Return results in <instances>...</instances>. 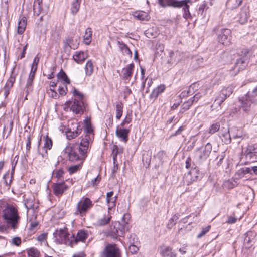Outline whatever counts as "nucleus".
Here are the masks:
<instances>
[{"instance_id": "nucleus-60", "label": "nucleus", "mask_w": 257, "mask_h": 257, "mask_svg": "<svg viewBox=\"0 0 257 257\" xmlns=\"http://www.w3.org/2000/svg\"><path fill=\"white\" fill-rule=\"evenodd\" d=\"M177 219V217H176L175 216H173L172 218H171L169 220V222H168V224L167 225L168 227L171 228L174 225H175L176 224V222Z\"/></svg>"}, {"instance_id": "nucleus-24", "label": "nucleus", "mask_w": 257, "mask_h": 257, "mask_svg": "<svg viewBox=\"0 0 257 257\" xmlns=\"http://www.w3.org/2000/svg\"><path fill=\"white\" fill-rule=\"evenodd\" d=\"M117 197L113 196V192L110 191L106 194V202L108 204V209L110 210L111 208L115 206V203Z\"/></svg>"}, {"instance_id": "nucleus-32", "label": "nucleus", "mask_w": 257, "mask_h": 257, "mask_svg": "<svg viewBox=\"0 0 257 257\" xmlns=\"http://www.w3.org/2000/svg\"><path fill=\"white\" fill-rule=\"evenodd\" d=\"M242 0H228L226 6L228 9H234L238 8L242 3Z\"/></svg>"}, {"instance_id": "nucleus-42", "label": "nucleus", "mask_w": 257, "mask_h": 257, "mask_svg": "<svg viewBox=\"0 0 257 257\" xmlns=\"http://www.w3.org/2000/svg\"><path fill=\"white\" fill-rule=\"evenodd\" d=\"M234 86L233 85H230L226 88H223L221 91L227 97H228L233 92Z\"/></svg>"}, {"instance_id": "nucleus-35", "label": "nucleus", "mask_w": 257, "mask_h": 257, "mask_svg": "<svg viewBox=\"0 0 257 257\" xmlns=\"http://www.w3.org/2000/svg\"><path fill=\"white\" fill-rule=\"evenodd\" d=\"M94 66L92 61L88 60L85 67V74L86 76H90L93 72Z\"/></svg>"}, {"instance_id": "nucleus-11", "label": "nucleus", "mask_w": 257, "mask_h": 257, "mask_svg": "<svg viewBox=\"0 0 257 257\" xmlns=\"http://www.w3.org/2000/svg\"><path fill=\"white\" fill-rule=\"evenodd\" d=\"M76 114H82L85 109L84 103L82 100L74 99L70 108Z\"/></svg>"}, {"instance_id": "nucleus-21", "label": "nucleus", "mask_w": 257, "mask_h": 257, "mask_svg": "<svg viewBox=\"0 0 257 257\" xmlns=\"http://www.w3.org/2000/svg\"><path fill=\"white\" fill-rule=\"evenodd\" d=\"M89 56L87 52L77 51L73 56V60L78 63H82Z\"/></svg>"}, {"instance_id": "nucleus-29", "label": "nucleus", "mask_w": 257, "mask_h": 257, "mask_svg": "<svg viewBox=\"0 0 257 257\" xmlns=\"http://www.w3.org/2000/svg\"><path fill=\"white\" fill-rule=\"evenodd\" d=\"M118 153V149L116 148V149H113L112 153V156L113 160L114 166L112 170V177H115V173L118 170V164L116 163V159H117V155Z\"/></svg>"}, {"instance_id": "nucleus-37", "label": "nucleus", "mask_w": 257, "mask_h": 257, "mask_svg": "<svg viewBox=\"0 0 257 257\" xmlns=\"http://www.w3.org/2000/svg\"><path fill=\"white\" fill-rule=\"evenodd\" d=\"M227 97L221 91L217 95L215 98L214 104L218 105L220 106L221 104L226 99Z\"/></svg>"}, {"instance_id": "nucleus-55", "label": "nucleus", "mask_w": 257, "mask_h": 257, "mask_svg": "<svg viewBox=\"0 0 257 257\" xmlns=\"http://www.w3.org/2000/svg\"><path fill=\"white\" fill-rule=\"evenodd\" d=\"M11 242L13 244L19 246L22 243L21 238L19 237H15L12 239Z\"/></svg>"}, {"instance_id": "nucleus-15", "label": "nucleus", "mask_w": 257, "mask_h": 257, "mask_svg": "<svg viewBox=\"0 0 257 257\" xmlns=\"http://www.w3.org/2000/svg\"><path fill=\"white\" fill-rule=\"evenodd\" d=\"M199 170L196 167L192 169L185 177V179L188 185L199 179Z\"/></svg>"}, {"instance_id": "nucleus-27", "label": "nucleus", "mask_w": 257, "mask_h": 257, "mask_svg": "<svg viewBox=\"0 0 257 257\" xmlns=\"http://www.w3.org/2000/svg\"><path fill=\"white\" fill-rule=\"evenodd\" d=\"M43 6V0H34L33 4L34 15L38 16L41 13Z\"/></svg>"}, {"instance_id": "nucleus-47", "label": "nucleus", "mask_w": 257, "mask_h": 257, "mask_svg": "<svg viewBox=\"0 0 257 257\" xmlns=\"http://www.w3.org/2000/svg\"><path fill=\"white\" fill-rule=\"evenodd\" d=\"M82 164H80V162H78L77 164L69 167L68 168V171L70 174H74L79 170L82 167Z\"/></svg>"}, {"instance_id": "nucleus-45", "label": "nucleus", "mask_w": 257, "mask_h": 257, "mask_svg": "<svg viewBox=\"0 0 257 257\" xmlns=\"http://www.w3.org/2000/svg\"><path fill=\"white\" fill-rule=\"evenodd\" d=\"M245 174L241 170V169L238 170L234 174L233 179L234 182L237 184V181L244 176Z\"/></svg>"}, {"instance_id": "nucleus-33", "label": "nucleus", "mask_w": 257, "mask_h": 257, "mask_svg": "<svg viewBox=\"0 0 257 257\" xmlns=\"http://www.w3.org/2000/svg\"><path fill=\"white\" fill-rule=\"evenodd\" d=\"M92 35V29L90 28H87L84 36V42L86 45H89L91 41Z\"/></svg>"}, {"instance_id": "nucleus-13", "label": "nucleus", "mask_w": 257, "mask_h": 257, "mask_svg": "<svg viewBox=\"0 0 257 257\" xmlns=\"http://www.w3.org/2000/svg\"><path fill=\"white\" fill-rule=\"evenodd\" d=\"M88 237V231L85 230L79 231L76 237L72 235L71 236V240H72V246L73 247L76 244L78 241L84 242Z\"/></svg>"}, {"instance_id": "nucleus-63", "label": "nucleus", "mask_w": 257, "mask_h": 257, "mask_svg": "<svg viewBox=\"0 0 257 257\" xmlns=\"http://www.w3.org/2000/svg\"><path fill=\"white\" fill-rule=\"evenodd\" d=\"M48 93L52 98L56 99L58 97L57 93L51 88L48 90Z\"/></svg>"}, {"instance_id": "nucleus-43", "label": "nucleus", "mask_w": 257, "mask_h": 257, "mask_svg": "<svg viewBox=\"0 0 257 257\" xmlns=\"http://www.w3.org/2000/svg\"><path fill=\"white\" fill-rule=\"evenodd\" d=\"M29 257H39L40 255V251L36 248L32 247L27 250Z\"/></svg>"}, {"instance_id": "nucleus-31", "label": "nucleus", "mask_w": 257, "mask_h": 257, "mask_svg": "<svg viewBox=\"0 0 257 257\" xmlns=\"http://www.w3.org/2000/svg\"><path fill=\"white\" fill-rule=\"evenodd\" d=\"M231 134H230V131L228 128L226 129L225 132L222 133L221 135V138L222 141L226 144H228L231 143Z\"/></svg>"}, {"instance_id": "nucleus-30", "label": "nucleus", "mask_w": 257, "mask_h": 257, "mask_svg": "<svg viewBox=\"0 0 257 257\" xmlns=\"http://www.w3.org/2000/svg\"><path fill=\"white\" fill-rule=\"evenodd\" d=\"M12 178L13 173H10L9 171L6 172V174L3 176V183L5 185V186L8 188H9L10 186L12 181Z\"/></svg>"}, {"instance_id": "nucleus-53", "label": "nucleus", "mask_w": 257, "mask_h": 257, "mask_svg": "<svg viewBox=\"0 0 257 257\" xmlns=\"http://www.w3.org/2000/svg\"><path fill=\"white\" fill-rule=\"evenodd\" d=\"M31 135L29 134L27 137L26 144V153L27 154L30 152V150L31 149Z\"/></svg>"}, {"instance_id": "nucleus-36", "label": "nucleus", "mask_w": 257, "mask_h": 257, "mask_svg": "<svg viewBox=\"0 0 257 257\" xmlns=\"http://www.w3.org/2000/svg\"><path fill=\"white\" fill-rule=\"evenodd\" d=\"M13 127V121L11 120L8 123L5 125L3 128V137H4V134L7 132L6 138H7L11 134Z\"/></svg>"}, {"instance_id": "nucleus-4", "label": "nucleus", "mask_w": 257, "mask_h": 257, "mask_svg": "<svg viewBox=\"0 0 257 257\" xmlns=\"http://www.w3.org/2000/svg\"><path fill=\"white\" fill-rule=\"evenodd\" d=\"M70 234L67 233V229L66 228H61L56 230L53 233V236L55 241L60 244L72 246V240Z\"/></svg>"}, {"instance_id": "nucleus-50", "label": "nucleus", "mask_w": 257, "mask_h": 257, "mask_svg": "<svg viewBox=\"0 0 257 257\" xmlns=\"http://www.w3.org/2000/svg\"><path fill=\"white\" fill-rule=\"evenodd\" d=\"M220 128V124L218 123L213 124L209 128V133L213 134L217 132Z\"/></svg>"}, {"instance_id": "nucleus-48", "label": "nucleus", "mask_w": 257, "mask_h": 257, "mask_svg": "<svg viewBox=\"0 0 257 257\" xmlns=\"http://www.w3.org/2000/svg\"><path fill=\"white\" fill-rule=\"evenodd\" d=\"M176 1L174 0H158V3L160 5L165 7L166 6H172L173 2Z\"/></svg>"}, {"instance_id": "nucleus-49", "label": "nucleus", "mask_w": 257, "mask_h": 257, "mask_svg": "<svg viewBox=\"0 0 257 257\" xmlns=\"http://www.w3.org/2000/svg\"><path fill=\"white\" fill-rule=\"evenodd\" d=\"M52 146V140L48 137V136H46L45 138V143L44 148L46 149H50Z\"/></svg>"}, {"instance_id": "nucleus-44", "label": "nucleus", "mask_w": 257, "mask_h": 257, "mask_svg": "<svg viewBox=\"0 0 257 257\" xmlns=\"http://www.w3.org/2000/svg\"><path fill=\"white\" fill-rule=\"evenodd\" d=\"M64 174V172L62 169H56V170L54 171L53 172L54 176L57 178L58 180H60L61 181H63Z\"/></svg>"}, {"instance_id": "nucleus-61", "label": "nucleus", "mask_w": 257, "mask_h": 257, "mask_svg": "<svg viewBox=\"0 0 257 257\" xmlns=\"http://www.w3.org/2000/svg\"><path fill=\"white\" fill-rule=\"evenodd\" d=\"M15 79L14 77H11L7 81L5 87L8 88H11L13 86V83L15 82Z\"/></svg>"}, {"instance_id": "nucleus-16", "label": "nucleus", "mask_w": 257, "mask_h": 257, "mask_svg": "<svg viewBox=\"0 0 257 257\" xmlns=\"http://www.w3.org/2000/svg\"><path fill=\"white\" fill-rule=\"evenodd\" d=\"M190 0H183L181 1H176L173 3L172 7L180 8L184 6L183 9L185 12L184 17L186 19L188 18V16L190 15L189 12V6L187 4V2H190Z\"/></svg>"}, {"instance_id": "nucleus-41", "label": "nucleus", "mask_w": 257, "mask_h": 257, "mask_svg": "<svg viewBox=\"0 0 257 257\" xmlns=\"http://www.w3.org/2000/svg\"><path fill=\"white\" fill-rule=\"evenodd\" d=\"M57 78L59 80H63L65 83L69 84L70 83L69 78L62 69L58 73Z\"/></svg>"}, {"instance_id": "nucleus-5", "label": "nucleus", "mask_w": 257, "mask_h": 257, "mask_svg": "<svg viewBox=\"0 0 257 257\" xmlns=\"http://www.w3.org/2000/svg\"><path fill=\"white\" fill-rule=\"evenodd\" d=\"M212 149V145L207 143L204 147L196 150L195 157L200 162L205 160L209 157Z\"/></svg>"}, {"instance_id": "nucleus-10", "label": "nucleus", "mask_w": 257, "mask_h": 257, "mask_svg": "<svg viewBox=\"0 0 257 257\" xmlns=\"http://www.w3.org/2000/svg\"><path fill=\"white\" fill-rule=\"evenodd\" d=\"M52 189L54 195L57 197H60L68 189V186L65 184L64 181H62L54 183L52 185Z\"/></svg>"}, {"instance_id": "nucleus-62", "label": "nucleus", "mask_w": 257, "mask_h": 257, "mask_svg": "<svg viewBox=\"0 0 257 257\" xmlns=\"http://www.w3.org/2000/svg\"><path fill=\"white\" fill-rule=\"evenodd\" d=\"M100 180L101 177L99 175H98L96 178L91 180V184L93 186H95L99 183V182L100 181Z\"/></svg>"}, {"instance_id": "nucleus-14", "label": "nucleus", "mask_w": 257, "mask_h": 257, "mask_svg": "<svg viewBox=\"0 0 257 257\" xmlns=\"http://www.w3.org/2000/svg\"><path fill=\"white\" fill-rule=\"evenodd\" d=\"M230 132L232 138L238 139V142H240L241 140L247 139L249 138L248 135L246 132L239 130L237 127L232 128Z\"/></svg>"}, {"instance_id": "nucleus-9", "label": "nucleus", "mask_w": 257, "mask_h": 257, "mask_svg": "<svg viewBox=\"0 0 257 257\" xmlns=\"http://www.w3.org/2000/svg\"><path fill=\"white\" fill-rule=\"evenodd\" d=\"M231 32L230 29H222L218 36L219 43L224 45H229L231 43Z\"/></svg>"}, {"instance_id": "nucleus-64", "label": "nucleus", "mask_w": 257, "mask_h": 257, "mask_svg": "<svg viewBox=\"0 0 257 257\" xmlns=\"http://www.w3.org/2000/svg\"><path fill=\"white\" fill-rule=\"evenodd\" d=\"M67 91V88L66 86L65 87H59L58 91L61 96H64L66 94V91Z\"/></svg>"}, {"instance_id": "nucleus-22", "label": "nucleus", "mask_w": 257, "mask_h": 257, "mask_svg": "<svg viewBox=\"0 0 257 257\" xmlns=\"http://www.w3.org/2000/svg\"><path fill=\"white\" fill-rule=\"evenodd\" d=\"M129 241L131 244L128 247V251L132 255L135 254L139 250V248L134 244L137 242V238L135 234L130 235Z\"/></svg>"}, {"instance_id": "nucleus-56", "label": "nucleus", "mask_w": 257, "mask_h": 257, "mask_svg": "<svg viewBox=\"0 0 257 257\" xmlns=\"http://www.w3.org/2000/svg\"><path fill=\"white\" fill-rule=\"evenodd\" d=\"M132 121V118L131 115L127 114L125 118V119L122 121V122L120 124V126L121 127H123L125 124L130 123Z\"/></svg>"}, {"instance_id": "nucleus-39", "label": "nucleus", "mask_w": 257, "mask_h": 257, "mask_svg": "<svg viewBox=\"0 0 257 257\" xmlns=\"http://www.w3.org/2000/svg\"><path fill=\"white\" fill-rule=\"evenodd\" d=\"M123 104L121 102H118L116 104V118L119 120L121 118L123 113Z\"/></svg>"}, {"instance_id": "nucleus-52", "label": "nucleus", "mask_w": 257, "mask_h": 257, "mask_svg": "<svg viewBox=\"0 0 257 257\" xmlns=\"http://www.w3.org/2000/svg\"><path fill=\"white\" fill-rule=\"evenodd\" d=\"M73 95L74 96L77 97V99L83 100L84 95L82 93L79 92L75 88H74L73 91Z\"/></svg>"}, {"instance_id": "nucleus-12", "label": "nucleus", "mask_w": 257, "mask_h": 257, "mask_svg": "<svg viewBox=\"0 0 257 257\" xmlns=\"http://www.w3.org/2000/svg\"><path fill=\"white\" fill-rule=\"evenodd\" d=\"M248 62V59L246 57L237 59L233 68L231 69V71H234V74H236L246 67Z\"/></svg>"}, {"instance_id": "nucleus-18", "label": "nucleus", "mask_w": 257, "mask_h": 257, "mask_svg": "<svg viewBox=\"0 0 257 257\" xmlns=\"http://www.w3.org/2000/svg\"><path fill=\"white\" fill-rule=\"evenodd\" d=\"M247 158L254 161L257 159V144L250 145L248 146L246 151Z\"/></svg>"}, {"instance_id": "nucleus-40", "label": "nucleus", "mask_w": 257, "mask_h": 257, "mask_svg": "<svg viewBox=\"0 0 257 257\" xmlns=\"http://www.w3.org/2000/svg\"><path fill=\"white\" fill-rule=\"evenodd\" d=\"M81 1L74 0L72 3L71 8V12L73 15H75L80 9Z\"/></svg>"}, {"instance_id": "nucleus-20", "label": "nucleus", "mask_w": 257, "mask_h": 257, "mask_svg": "<svg viewBox=\"0 0 257 257\" xmlns=\"http://www.w3.org/2000/svg\"><path fill=\"white\" fill-rule=\"evenodd\" d=\"M135 67L134 63H131L122 70V77L125 80H129L132 76L133 70Z\"/></svg>"}, {"instance_id": "nucleus-7", "label": "nucleus", "mask_w": 257, "mask_h": 257, "mask_svg": "<svg viewBox=\"0 0 257 257\" xmlns=\"http://www.w3.org/2000/svg\"><path fill=\"white\" fill-rule=\"evenodd\" d=\"M256 99L254 101L252 100L249 97V94H246L242 98L239 99V101L240 103V107L242 110L246 112L250 111L252 108V105L257 103Z\"/></svg>"}, {"instance_id": "nucleus-57", "label": "nucleus", "mask_w": 257, "mask_h": 257, "mask_svg": "<svg viewBox=\"0 0 257 257\" xmlns=\"http://www.w3.org/2000/svg\"><path fill=\"white\" fill-rule=\"evenodd\" d=\"M47 237V233H43L39 235L37 237V240L41 243L46 241Z\"/></svg>"}, {"instance_id": "nucleus-8", "label": "nucleus", "mask_w": 257, "mask_h": 257, "mask_svg": "<svg viewBox=\"0 0 257 257\" xmlns=\"http://www.w3.org/2000/svg\"><path fill=\"white\" fill-rule=\"evenodd\" d=\"M105 257H120L121 251L115 244L107 245L103 250Z\"/></svg>"}, {"instance_id": "nucleus-6", "label": "nucleus", "mask_w": 257, "mask_h": 257, "mask_svg": "<svg viewBox=\"0 0 257 257\" xmlns=\"http://www.w3.org/2000/svg\"><path fill=\"white\" fill-rule=\"evenodd\" d=\"M125 231V227L123 225L119 222H115L112 223L109 233L112 238L116 239L117 236L123 235Z\"/></svg>"}, {"instance_id": "nucleus-59", "label": "nucleus", "mask_w": 257, "mask_h": 257, "mask_svg": "<svg viewBox=\"0 0 257 257\" xmlns=\"http://www.w3.org/2000/svg\"><path fill=\"white\" fill-rule=\"evenodd\" d=\"M247 94L249 95V97L254 101L256 99L255 98L257 96V86L252 90L251 93H248Z\"/></svg>"}, {"instance_id": "nucleus-54", "label": "nucleus", "mask_w": 257, "mask_h": 257, "mask_svg": "<svg viewBox=\"0 0 257 257\" xmlns=\"http://www.w3.org/2000/svg\"><path fill=\"white\" fill-rule=\"evenodd\" d=\"M210 226H208L206 227L203 228L201 231L197 235V238H200L203 236L207 232L209 231Z\"/></svg>"}, {"instance_id": "nucleus-3", "label": "nucleus", "mask_w": 257, "mask_h": 257, "mask_svg": "<svg viewBox=\"0 0 257 257\" xmlns=\"http://www.w3.org/2000/svg\"><path fill=\"white\" fill-rule=\"evenodd\" d=\"M92 201L88 197H82L77 203L75 215L83 216L93 207Z\"/></svg>"}, {"instance_id": "nucleus-38", "label": "nucleus", "mask_w": 257, "mask_h": 257, "mask_svg": "<svg viewBox=\"0 0 257 257\" xmlns=\"http://www.w3.org/2000/svg\"><path fill=\"white\" fill-rule=\"evenodd\" d=\"M111 218V216L108 212L107 215H105L103 218L98 220L97 224L99 226L107 224L110 221Z\"/></svg>"}, {"instance_id": "nucleus-17", "label": "nucleus", "mask_w": 257, "mask_h": 257, "mask_svg": "<svg viewBox=\"0 0 257 257\" xmlns=\"http://www.w3.org/2000/svg\"><path fill=\"white\" fill-rule=\"evenodd\" d=\"M37 69V66H31V71L30 72L29 77L26 83V88H27V91L29 92V91H31L32 90V84L34 80V79L35 78V75Z\"/></svg>"}, {"instance_id": "nucleus-34", "label": "nucleus", "mask_w": 257, "mask_h": 257, "mask_svg": "<svg viewBox=\"0 0 257 257\" xmlns=\"http://www.w3.org/2000/svg\"><path fill=\"white\" fill-rule=\"evenodd\" d=\"M133 16L139 20L143 21L148 20L149 19L148 15L144 11L135 12L133 14Z\"/></svg>"}, {"instance_id": "nucleus-23", "label": "nucleus", "mask_w": 257, "mask_h": 257, "mask_svg": "<svg viewBox=\"0 0 257 257\" xmlns=\"http://www.w3.org/2000/svg\"><path fill=\"white\" fill-rule=\"evenodd\" d=\"M81 132L82 128H80L79 125L77 124L75 130L72 131L71 128H69L66 131V138L69 140L75 139L81 134Z\"/></svg>"}, {"instance_id": "nucleus-58", "label": "nucleus", "mask_w": 257, "mask_h": 257, "mask_svg": "<svg viewBox=\"0 0 257 257\" xmlns=\"http://www.w3.org/2000/svg\"><path fill=\"white\" fill-rule=\"evenodd\" d=\"M85 132H86L87 134L85 136L88 135L89 137V140H90V135L92 133L93 129L91 126L88 124H87L85 127Z\"/></svg>"}, {"instance_id": "nucleus-1", "label": "nucleus", "mask_w": 257, "mask_h": 257, "mask_svg": "<svg viewBox=\"0 0 257 257\" xmlns=\"http://www.w3.org/2000/svg\"><path fill=\"white\" fill-rule=\"evenodd\" d=\"M89 148V137L86 135L81 139L80 143H69L65 149V153L67 154L70 162L83 164L87 156Z\"/></svg>"}, {"instance_id": "nucleus-2", "label": "nucleus", "mask_w": 257, "mask_h": 257, "mask_svg": "<svg viewBox=\"0 0 257 257\" xmlns=\"http://www.w3.org/2000/svg\"><path fill=\"white\" fill-rule=\"evenodd\" d=\"M0 216L8 227L14 230L18 228L21 217L16 207L11 205H7L0 213Z\"/></svg>"}, {"instance_id": "nucleus-19", "label": "nucleus", "mask_w": 257, "mask_h": 257, "mask_svg": "<svg viewBox=\"0 0 257 257\" xmlns=\"http://www.w3.org/2000/svg\"><path fill=\"white\" fill-rule=\"evenodd\" d=\"M130 130L125 128L119 127L118 126L116 130V136L122 141L126 143L128 141Z\"/></svg>"}, {"instance_id": "nucleus-46", "label": "nucleus", "mask_w": 257, "mask_h": 257, "mask_svg": "<svg viewBox=\"0 0 257 257\" xmlns=\"http://www.w3.org/2000/svg\"><path fill=\"white\" fill-rule=\"evenodd\" d=\"M193 101L190 99H189L188 101L186 102H185L181 106V111L182 112H184V111L187 110L193 104Z\"/></svg>"}, {"instance_id": "nucleus-26", "label": "nucleus", "mask_w": 257, "mask_h": 257, "mask_svg": "<svg viewBox=\"0 0 257 257\" xmlns=\"http://www.w3.org/2000/svg\"><path fill=\"white\" fill-rule=\"evenodd\" d=\"M27 24V20L25 16H22L20 18L17 27V33L22 35L26 30Z\"/></svg>"}, {"instance_id": "nucleus-28", "label": "nucleus", "mask_w": 257, "mask_h": 257, "mask_svg": "<svg viewBox=\"0 0 257 257\" xmlns=\"http://www.w3.org/2000/svg\"><path fill=\"white\" fill-rule=\"evenodd\" d=\"M160 254L163 256L175 257L176 254L172 251L171 248L166 246H162L160 248Z\"/></svg>"}, {"instance_id": "nucleus-51", "label": "nucleus", "mask_w": 257, "mask_h": 257, "mask_svg": "<svg viewBox=\"0 0 257 257\" xmlns=\"http://www.w3.org/2000/svg\"><path fill=\"white\" fill-rule=\"evenodd\" d=\"M25 206L27 209V211H28L29 209H33L34 210L33 201L30 199H26L25 200Z\"/></svg>"}, {"instance_id": "nucleus-25", "label": "nucleus", "mask_w": 257, "mask_h": 257, "mask_svg": "<svg viewBox=\"0 0 257 257\" xmlns=\"http://www.w3.org/2000/svg\"><path fill=\"white\" fill-rule=\"evenodd\" d=\"M166 89V86L164 84H160L155 88L151 94L150 95V98L151 99L154 100L156 99L158 96L163 93Z\"/></svg>"}]
</instances>
